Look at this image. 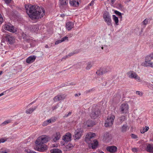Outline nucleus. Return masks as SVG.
Returning a JSON list of instances; mask_svg holds the SVG:
<instances>
[{
    "label": "nucleus",
    "instance_id": "nucleus-3",
    "mask_svg": "<svg viewBox=\"0 0 153 153\" xmlns=\"http://www.w3.org/2000/svg\"><path fill=\"white\" fill-rule=\"evenodd\" d=\"M128 77L130 79H134L138 82H140L142 81L140 76L135 72L132 71H130L127 73Z\"/></svg>",
    "mask_w": 153,
    "mask_h": 153
},
{
    "label": "nucleus",
    "instance_id": "nucleus-45",
    "mask_svg": "<svg viewBox=\"0 0 153 153\" xmlns=\"http://www.w3.org/2000/svg\"><path fill=\"white\" fill-rule=\"evenodd\" d=\"M143 23L144 25H146L148 23V19H145L143 22Z\"/></svg>",
    "mask_w": 153,
    "mask_h": 153
},
{
    "label": "nucleus",
    "instance_id": "nucleus-37",
    "mask_svg": "<svg viewBox=\"0 0 153 153\" xmlns=\"http://www.w3.org/2000/svg\"><path fill=\"white\" fill-rule=\"evenodd\" d=\"M11 122V120H7L4 122L2 123L1 124L2 125V126H4L5 125H7V124H8L9 123H10Z\"/></svg>",
    "mask_w": 153,
    "mask_h": 153
},
{
    "label": "nucleus",
    "instance_id": "nucleus-36",
    "mask_svg": "<svg viewBox=\"0 0 153 153\" xmlns=\"http://www.w3.org/2000/svg\"><path fill=\"white\" fill-rule=\"evenodd\" d=\"M109 71V70L107 68H104L102 71V74H104Z\"/></svg>",
    "mask_w": 153,
    "mask_h": 153
},
{
    "label": "nucleus",
    "instance_id": "nucleus-9",
    "mask_svg": "<svg viewBox=\"0 0 153 153\" xmlns=\"http://www.w3.org/2000/svg\"><path fill=\"white\" fill-rule=\"evenodd\" d=\"M95 136V133L93 132H89L86 135L85 140L86 143L89 144L91 139Z\"/></svg>",
    "mask_w": 153,
    "mask_h": 153
},
{
    "label": "nucleus",
    "instance_id": "nucleus-57",
    "mask_svg": "<svg viewBox=\"0 0 153 153\" xmlns=\"http://www.w3.org/2000/svg\"><path fill=\"white\" fill-rule=\"evenodd\" d=\"M96 74L98 75H102V74H102V71L101 72H100V71H97V72H96Z\"/></svg>",
    "mask_w": 153,
    "mask_h": 153
},
{
    "label": "nucleus",
    "instance_id": "nucleus-38",
    "mask_svg": "<svg viewBox=\"0 0 153 153\" xmlns=\"http://www.w3.org/2000/svg\"><path fill=\"white\" fill-rule=\"evenodd\" d=\"M149 62L148 61H145L143 62L142 64V65L145 67H148V63Z\"/></svg>",
    "mask_w": 153,
    "mask_h": 153
},
{
    "label": "nucleus",
    "instance_id": "nucleus-55",
    "mask_svg": "<svg viewBox=\"0 0 153 153\" xmlns=\"http://www.w3.org/2000/svg\"><path fill=\"white\" fill-rule=\"evenodd\" d=\"M6 141V140L3 138L0 139V144L1 143H3L4 142Z\"/></svg>",
    "mask_w": 153,
    "mask_h": 153
},
{
    "label": "nucleus",
    "instance_id": "nucleus-5",
    "mask_svg": "<svg viewBox=\"0 0 153 153\" xmlns=\"http://www.w3.org/2000/svg\"><path fill=\"white\" fill-rule=\"evenodd\" d=\"M83 131L81 128H77L74 132V137L75 140H78L80 138L82 134Z\"/></svg>",
    "mask_w": 153,
    "mask_h": 153
},
{
    "label": "nucleus",
    "instance_id": "nucleus-35",
    "mask_svg": "<svg viewBox=\"0 0 153 153\" xmlns=\"http://www.w3.org/2000/svg\"><path fill=\"white\" fill-rule=\"evenodd\" d=\"M22 37L24 40H27L28 39V36L25 34L23 32L21 33Z\"/></svg>",
    "mask_w": 153,
    "mask_h": 153
},
{
    "label": "nucleus",
    "instance_id": "nucleus-47",
    "mask_svg": "<svg viewBox=\"0 0 153 153\" xmlns=\"http://www.w3.org/2000/svg\"><path fill=\"white\" fill-rule=\"evenodd\" d=\"M34 29L33 30V31L35 32H36L38 30L39 28L36 27V26H34ZM32 29V31H33V27Z\"/></svg>",
    "mask_w": 153,
    "mask_h": 153
},
{
    "label": "nucleus",
    "instance_id": "nucleus-54",
    "mask_svg": "<svg viewBox=\"0 0 153 153\" xmlns=\"http://www.w3.org/2000/svg\"><path fill=\"white\" fill-rule=\"evenodd\" d=\"M94 0H92L91 2L88 5L90 6H92L94 5Z\"/></svg>",
    "mask_w": 153,
    "mask_h": 153
},
{
    "label": "nucleus",
    "instance_id": "nucleus-28",
    "mask_svg": "<svg viewBox=\"0 0 153 153\" xmlns=\"http://www.w3.org/2000/svg\"><path fill=\"white\" fill-rule=\"evenodd\" d=\"M85 63V62H83L76 64L74 66L76 68H80L81 66H83Z\"/></svg>",
    "mask_w": 153,
    "mask_h": 153
},
{
    "label": "nucleus",
    "instance_id": "nucleus-7",
    "mask_svg": "<svg viewBox=\"0 0 153 153\" xmlns=\"http://www.w3.org/2000/svg\"><path fill=\"white\" fill-rule=\"evenodd\" d=\"M4 28L5 30L12 33H15L17 31L16 28L10 24L4 25Z\"/></svg>",
    "mask_w": 153,
    "mask_h": 153
},
{
    "label": "nucleus",
    "instance_id": "nucleus-39",
    "mask_svg": "<svg viewBox=\"0 0 153 153\" xmlns=\"http://www.w3.org/2000/svg\"><path fill=\"white\" fill-rule=\"evenodd\" d=\"M152 59L148 55L146 56L145 57V60L149 62Z\"/></svg>",
    "mask_w": 153,
    "mask_h": 153
},
{
    "label": "nucleus",
    "instance_id": "nucleus-19",
    "mask_svg": "<svg viewBox=\"0 0 153 153\" xmlns=\"http://www.w3.org/2000/svg\"><path fill=\"white\" fill-rule=\"evenodd\" d=\"M74 24L71 22H69L66 23V29L68 30H71L73 27Z\"/></svg>",
    "mask_w": 153,
    "mask_h": 153
},
{
    "label": "nucleus",
    "instance_id": "nucleus-20",
    "mask_svg": "<svg viewBox=\"0 0 153 153\" xmlns=\"http://www.w3.org/2000/svg\"><path fill=\"white\" fill-rule=\"evenodd\" d=\"M98 145V142L96 140H94L92 143L89 144V146L91 147L92 149H95L97 148Z\"/></svg>",
    "mask_w": 153,
    "mask_h": 153
},
{
    "label": "nucleus",
    "instance_id": "nucleus-50",
    "mask_svg": "<svg viewBox=\"0 0 153 153\" xmlns=\"http://www.w3.org/2000/svg\"><path fill=\"white\" fill-rule=\"evenodd\" d=\"M71 114V112H69L68 114H65L64 117H67L69 116Z\"/></svg>",
    "mask_w": 153,
    "mask_h": 153
},
{
    "label": "nucleus",
    "instance_id": "nucleus-24",
    "mask_svg": "<svg viewBox=\"0 0 153 153\" xmlns=\"http://www.w3.org/2000/svg\"><path fill=\"white\" fill-rule=\"evenodd\" d=\"M149 129V127L148 126L143 127L140 130V132L142 134H143L145 132L147 131Z\"/></svg>",
    "mask_w": 153,
    "mask_h": 153
},
{
    "label": "nucleus",
    "instance_id": "nucleus-1",
    "mask_svg": "<svg viewBox=\"0 0 153 153\" xmlns=\"http://www.w3.org/2000/svg\"><path fill=\"white\" fill-rule=\"evenodd\" d=\"M27 13L32 19H37L42 17L45 15L44 8L37 6H25Z\"/></svg>",
    "mask_w": 153,
    "mask_h": 153
},
{
    "label": "nucleus",
    "instance_id": "nucleus-10",
    "mask_svg": "<svg viewBox=\"0 0 153 153\" xmlns=\"http://www.w3.org/2000/svg\"><path fill=\"white\" fill-rule=\"evenodd\" d=\"M5 38L6 40L10 44L14 43L15 41V37L11 34L7 35Z\"/></svg>",
    "mask_w": 153,
    "mask_h": 153
},
{
    "label": "nucleus",
    "instance_id": "nucleus-18",
    "mask_svg": "<svg viewBox=\"0 0 153 153\" xmlns=\"http://www.w3.org/2000/svg\"><path fill=\"white\" fill-rule=\"evenodd\" d=\"M60 137V133L59 132H56L53 136V141L56 142L59 140Z\"/></svg>",
    "mask_w": 153,
    "mask_h": 153
},
{
    "label": "nucleus",
    "instance_id": "nucleus-15",
    "mask_svg": "<svg viewBox=\"0 0 153 153\" xmlns=\"http://www.w3.org/2000/svg\"><path fill=\"white\" fill-rule=\"evenodd\" d=\"M80 0H70L69 3L71 6L77 7L79 5Z\"/></svg>",
    "mask_w": 153,
    "mask_h": 153
},
{
    "label": "nucleus",
    "instance_id": "nucleus-49",
    "mask_svg": "<svg viewBox=\"0 0 153 153\" xmlns=\"http://www.w3.org/2000/svg\"><path fill=\"white\" fill-rule=\"evenodd\" d=\"M5 2L7 4H10L12 0H4Z\"/></svg>",
    "mask_w": 153,
    "mask_h": 153
},
{
    "label": "nucleus",
    "instance_id": "nucleus-48",
    "mask_svg": "<svg viewBox=\"0 0 153 153\" xmlns=\"http://www.w3.org/2000/svg\"><path fill=\"white\" fill-rule=\"evenodd\" d=\"M132 151L133 152H137L138 151V149L136 148H134L132 149Z\"/></svg>",
    "mask_w": 153,
    "mask_h": 153
},
{
    "label": "nucleus",
    "instance_id": "nucleus-22",
    "mask_svg": "<svg viewBox=\"0 0 153 153\" xmlns=\"http://www.w3.org/2000/svg\"><path fill=\"white\" fill-rule=\"evenodd\" d=\"M73 147V146L70 143L68 144L65 146L64 148V150L66 151H69L72 149Z\"/></svg>",
    "mask_w": 153,
    "mask_h": 153
},
{
    "label": "nucleus",
    "instance_id": "nucleus-62",
    "mask_svg": "<svg viewBox=\"0 0 153 153\" xmlns=\"http://www.w3.org/2000/svg\"><path fill=\"white\" fill-rule=\"evenodd\" d=\"M4 95V92L2 93H1V94H0V97L1 96H3Z\"/></svg>",
    "mask_w": 153,
    "mask_h": 153
},
{
    "label": "nucleus",
    "instance_id": "nucleus-31",
    "mask_svg": "<svg viewBox=\"0 0 153 153\" xmlns=\"http://www.w3.org/2000/svg\"><path fill=\"white\" fill-rule=\"evenodd\" d=\"M125 120V117L124 116L120 117L119 118V123L121 124Z\"/></svg>",
    "mask_w": 153,
    "mask_h": 153
},
{
    "label": "nucleus",
    "instance_id": "nucleus-16",
    "mask_svg": "<svg viewBox=\"0 0 153 153\" xmlns=\"http://www.w3.org/2000/svg\"><path fill=\"white\" fill-rule=\"evenodd\" d=\"M36 58V57L34 56H30L26 59V62L28 64L31 63L34 61Z\"/></svg>",
    "mask_w": 153,
    "mask_h": 153
},
{
    "label": "nucleus",
    "instance_id": "nucleus-63",
    "mask_svg": "<svg viewBox=\"0 0 153 153\" xmlns=\"http://www.w3.org/2000/svg\"><path fill=\"white\" fill-rule=\"evenodd\" d=\"M45 47L46 48H48V45H45Z\"/></svg>",
    "mask_w": 153,
    "mask_h": 153
},
{
    "label": "nucleus",
    "instance_id": "nucleus-2",
    "mask_svg": "<svg viewBox=\"0 0 153 153\" xmlns=\"http://www.w3.org/2000/svg\"><path fill=\"white\" fill-rule=\"evenodd\" d=\"M48 141V138L45 136H41L38 138L35 142L36 149L39 151L44 152L47 149L46 145L44 144Z\"/></svg>",
    "mask_w": 153,
    "mask_h": 153
},
{
    "label": "nucleus",
    "instance_id": "nucleus-8",
    "mask_svg": "<svg viewBox=\"0 0 153 153\" xmlns=\"http://www.w3.org/2000/svg\"><path fill=\"white\" fill-rule=\"evenodd\" d=\"M129 109V106L127 103H123L121 105L120 110L122 114L127 113Z\"/></svg>",
    "mask_w": 153,
    "mask_h": 153
},
{
    "label": "nucleus",
    "instance_id": "nucleus-26",
    "mask_svg": "<svg viewBox=\"0 0 153 153\" xmlns=\"http://www.w3.org/2000/svg\"><path fill=\"white\" fill-rule=\"evenodd\" d=\"M112 18H113V20L115 22V24L117 25H119V23H118L119 20H118V18L115 15H113Z\"/></svg>",
    "mask_w": 153,
    "mask_h": 153
},
{
    "label": "nucleus",
    "instance_id": "nucleus-17",
    "mask_svg": "<svg viewBox=\"0 0 153 153\" xmlns=\"http://www.w3.org/2000/svg\"><path fill=\"white\" fill-rule=\"evenodd\" d=\"M83 124L85 126H87L88 127L94 125L92 121L88 119H85L84 121Z\"/></svg>",
    "mask_w": 153,
    "mask_h": 153
},
{
    "label": "nucleus",
    "instance_id": "nucleus-56",
    "mask_svg": "<svg viewBox=\"0 0 153 153\" xmlns=\"http://www.w3.org/2000/svg\"><path fill=\"white\" fill-rule=\"evenodd\" d=\"M62 42V41L61 40H58L57 41H56L55 43V45H58L59 43H61Z\"/></svg>",
    "mask_w": 153,
    "mask_h": 153
},
{
    "label": "nucleus",
    "instance_id": "nucleus-34",
    "mask_svg": "<svg viewBox=\"0 0 153 153\" xmlns=\"http://www.w3.org/2000/svg\"><path fill=\"white\" fill-rule=\"evenodd\" d=\"M36 108L35 107L33 108H30L26 111V112L27 114H30L31 113L36 109Z\"/></svg>",
    "mask_w": 153,
    "mask_h": 153
},
{
    "label": "nucleus",
    "instance_id": "nucleus-52",
    "mask_svg": "<svg viewBox=\"0 0 153 153\" xmlns=\"http://www.w3.org/2000/svg\"><path fill=\"white\" fill-rule=\"evenodd\" d=\"M48 125V124L47 120L44 121L42 124V126H45Z\"/></svg>",
    "mask_w": 153,
    "mask_h": 153
},
{
    "label": "nucleus",
    "instance_id": "nucleus-41",
    "mask_svg": "<svg viewBox=\"0 0 153 153\" xmlns=\"http://www.w3.org/2000/svg\"><path fill=\"white\" fill-rule=\"evenodd\" d=\"M59 105L57 104L56 105L53 106L51 107V109L53 111H54L56 110V109L57 108L59 107Z\"/></svg>",
    "mask_w": 153,
    "mask_h": 153
},
{
    "label": "nucleus",
    "instance_id": "nucleus-51",
    "mask_svg": "<svg viewBox=\"0 0 153 153\" xmlns=\"http://www.w3.org/2000/svg\"><path fill=\"white\" fill-rule=\"evenodd\" d=\"M136 94L140 96H142L143 95V93L139 91H137L136 92Z\"/></svg>",
    "mask_w": 153,
    "mask_h": 153
},
{
    "label": "nucleus",
    "instance_id": "nucleus-21",
    "mask_svg": "<svg viewBox=\"0 0 153 153\" xmlns=\"http://www.w3.org/2000/svg\"><path fill=\"white\" fill-rule=\"evenodd\" d=\"M129 127H128L127 124L123 125L121 128V131L123 133L126 132L127 130L129 129Z\"/></svg>",
    "mask_w": 153,
    "mask_h": 153
},
{
    "label": "nucleus",
    "instance_id": "nucleus-12",
    "mask_svg": "<svg viewBox=\"0 0 153 153\" xmlns=\"http://www.w3.org/2000/svg\"><path fill=\"white\" fill-rule=\"evenodd\" d=\"M71 135L70 133H67L62 137V140L65 142H68L71 140Z\"/></svg>",
    "mask_w": 153,
    "mask_h": 153
},
{
    "label": "nucleus",
    "instance_id": "nucleus-58",
    "mask_svg": "<svg viewBox=\"0 0 153 153\" xmlns=\"http://www.w3.org/2000/svg\"><path fill=\"white\" fill-rule=\"evenodd\" d=\"M149 55L150 57L152 59H153V52Z\"/></svg>",
    "mask_w": 153,
    "mask_h": 153
},
{
    "label": "nucleus",
    "instance_id": "nucleus-14",
    "mask_svg": "<svg viewBox=\"0 0 153 153\" xmlns=\"http://www.w3.org/2000/svg\"><path fill=\"white\" fill-rule=\"evenodd\" d=\"M117 147L115 146H108L106 148L107 150L111 153H114L116 152Z\"/></svg>",
    "mask_w": 153,
    "mask_h": 153
},
{
    "label": "nucleus",
    "instance_id": "nucleus-30",
    "mask_svg": "<svg viewBox=\"0 0 153 153\" xmlns=\"http://www.w3.org/2000/svg\"><path fill=\"white\" fill-rule=\"evenodd\" d=\"M59 3L62 5H66L68 3L67 0H59Z\"/></svg>",
    "mask_w": 153,
    "mask_h": 153
},
{
    "label": "nucleus",
    "instance_id": "nucleus-64",
    "mask_svg": "<svg viewBox=\"0 0 153 153\" xmlns=\"http://www.w3.org/2000/svg\"><path fill=\"white\" fill-rule=\"evenodd\" d=\"M2 71H0V75L2 74Z\"/></svg>",
    "mask_w": 153,
    "mask_h": 153
},
{
    "label": "nucleus",
    "instance_id": "nucleus-43",
    "mask_svg": "<svg viewBox=\"0 0 153 153\" xmlns=\"http://www.w3.org/2000/svg\"><path fill=\"white\" fill-rule=\"evenodd\" d=\"M68 37H67V36H65V37L62 38L61 40L62 41V42H63L65 41L66 40H68Z\"/></svg>",
    "mask_w": 153,
    "mask_h": 153
},
{
    "label": "nucleus",
    "instance_id": "nucleus-42",
    "mask_svg": "<svg viewBox=\"0 0 153 153\" xmlns=\"http://www.w3.org/2000/svg\"><path fill=\"white\" fill-rule=\"evenodd\" d=\"M114 13L117 15L120 16L121 18L122 17V14L121 13L118 11L117 10H115L114 11Z\"/></svg>",
    "mask_w": 153,
    "mask_h": 153
},
{
    "label": "nucleus",
    "instance_id": "nucleus-13",
    "mask_svg": "<svg viewBox=\"0 0 153 153\" xmlns=\"http://www.w3.org/2000/svg\"><path fill=\"white\" fill-rule=\"evenodd\" d=\"M65 97V96L64 94L58 95L53 98V100L55 102H56L64 99Z\"/></svg>",
    "mask_w": 153,
    "mask_h": 153
},
{
    "label": "nucleus",
    "instance_id": "nucleus-59",
    "mask_svg": "<svg viewBox=\"0 0 153 153\" xmlns=\"http://www.w3.org/2000/svg\"><path fill=\"white\" fill-rule=\"evenodd\" d=\"M81 95L80 93H79L78 94H76L75 95V97H78Z\"/></svg>",
    "mask_w": 153,
    "mask_h": 153
},
{
    "label": "nucleus",
    "instance_id": "nucleus-23",
    "mask_svg": "<svg viewBox=\"0 0 153 153\" xmlns=\"http://www.w3.org/2000/svg\"><path fill=\"white\" fill-rule=\"evenodd\" d=\"M147 151L149 152H153V146L151 144H148L146 147Z\"/></svg>",
    "mask_w": 153,
    "mask_h": 153
},
{
    "label": "nucleus",
    "instance_id": "nucleus-40",
    "mask_svg": "<svg viewBox=\"0 0 153 153\" xmlns=\"http://www.w3.org/2000/svg\"><path fill=\"white\" fill-rule=\"evenodd\" d=\"M25 151L26 153H36V152L31 151L29 149H26Z\"/></svg>",
    "mask_w": 153,
    "mask_h": 153
},
{
    "label": "nucleus",
    "instance_id": "nucleus-44",
    "mask_svg": "<svg viewBox=\"0 0 153 153\" xmlns=\"http://www.w3.org/2000/svg\"><path fill=\"white\" fill-rule=\"evenodd\" d=\"M131 136L132 138L134 139H137V136L134 134H131Z\"/></svg>",
    "mask_w": 153,
    "mask_h": 153
},
{
    "label": "nucleus",
    "instance_id": "nucleus-29",
    "mask_svg": "<svg viewBox=\"0 0 153 153\" xmlns=\"http://www.w3.org/2000/svg\"><path fill=\"white\" fill-rule=\"evenodd\" d=\"M92 66V63L91 62H88L87 63V65L85 69L87 70H90Z\"/></svg>",
    "mask_w": 153,
    "mask_h": 153
},
{
    "label": "nucleus",
    "instance_id": "nucleus-32",
    "mask_svg": "<svg viewBox=\"0 0 153 153\" xmlns=\"http://www.w3.org/2000/svg\"><path fill=\"white\" fill-rule=\"evenodd\" d=\"M56 120V118L53 117L51 118L50 119L47 120V121L49 124V123H53L55 122Z\"/></svg>",
    "mask_w": 153,
    "mask_h": 153
},
{
    "label": "nucleus",
    "instance_id": "nucleus-61",
    "mask_svg": "<svg viewBox=\"0 0 153 153\" xmlns=\"http://www.w3.org/2000/svg\"><path fill=\"white\" fill-rule=\"evenodd\" d=\"M61 145L62 146H63L65 144V143H64V142H61Z\"/></svg>",
    "mask_w": 153,
    "mask_h": 153
},
{
    "label": "nucleus",
    "instance_id": "nucleus-27",
    "mask_svg": "<svg viewBox=\"0 0 153 153\" xmlns=\"http://www.w3.org/2000/svg\"><path fill=\"white\" fill-rule=\"evenodd\" d=\"M110 135L108 132H106L104 135L103 137V139L105 140H109Z\"/></svg>",
    "mask_w": 153,
    "mask_h": 153
},
{
    "label": "nucleus",
    "instance_id": "nucleus-11",
    "mask_svg": "<svg viewBox=\"0 0 153 153\" xmlns=\"http://www.w3.org/2000/svg\"><path fill=\"white\" fill-rule=\"evenodd\" d=\"M100 110L98 109H96L93 111L90 114V116L92 119H95L97 118L100 114Z\"/></svg>",
    "mask_w": 153,
    "mask_h": 153
},
{
    "label": "nucleus",
    "instance_id": "nucleus-33",
    "mask_svg": "<svg viewBox=\"0 0 153 153\" xmlns=\"http://www.w3.org/2000/svg\"><path fill=\"white\" fill-rule=\"evenodd\" d=\"M78 53V52H74L73 53H70L68 56H66L63 57L62 59H65L68 56H71L74 54H76V53Z\"/></svg>",
    "mask_w": 153,
    "mask_h": 153
},
{
    "label": "nucleus",
    "instance_id": "nucleus-46",
    "mask_svg": "<svg viewBox=\"0 0 153 153\" xmlns=\"http://www.w3.org/2000/svg\"><path fill=\"white\" fill-rule=\"evenodd\" d=\"M148 66L153 68V62L149 61L148 63Z\"/></svg>",
    "mask_w": 153,
    "mask_h": 153
},
{
    "label": "nucleus",
    "instance_id": "nucleus-60",
    "mask_svg": "<svg viewBox=\"0 0 153 153\" xmlns=\"http://www.w3.org/2000/svg\"><path fill=\"white\" fill-rule=\"evenodd\" d=\"M115 0H111V3L112 4H113L114 3Z\"/></svg>",
    "mask_w": 153,
    "mask_h": 153
},
{
    "label": "nucleus",
    "instance_id": "nucleus-6",
    "mask_svg": "<svg viewBox=\"0 0 153 153\" xmlns=\"http://www.w3.org/2000/svg\"><path fill=\"white\" fill-rule=\"evenodd\" d=\"M103 18L105 21L108 25H112L111 20L108 13L107 12L104 13L103 15Z\"/></svg>",
    "mask_w": 153,
    "mask_h": 153
},
{
    "label": "nucleus",
    "instance_id": "nucleus-4",
    "mask_svg": "<svg viewBox=\"0 0 153 153\" xmlns=\"http://www.w3.org/2000/svg\"><path fill=\"white\" fill-rule=\"evenodd\" d=\"M115 116L113 114L109 115L105 121V126L106 127L111 126L113 124Z\"/></svg>",
    "mask_w": 153,
    "mask_h": 153
},
{
    "label": "nucleus",
    "instance_id": "nucleus-25",
    "mask_svg": "<svg viewBox=\"0 0 153 153\" xmlns=\"http://www.w3.org/2000/svg\"><path fill=\"white\" fill-rule=\"evenodd\" d=\"M51 153H62V151L58 149H53L51 150Z\"/></svg>",
    "mask_w": 153,
    "mask_h": 153
},
{
    "label": "nucleus",
    "instance_id": "nucleus-53",
    "mask_svg": "<svg viewBox=\"0 0 153 153\" xmlns=\"http://www.w3.org/2000/svg\"><path fill=\"white\" fill-rule=\"evenodd\" d=\"M0 153H10L9 152L8 150H5L0 152Z\"/></svg>",
    "mask_w": 153,
    "mask_h": 153
}]
</instances>
